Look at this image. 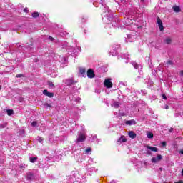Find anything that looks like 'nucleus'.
Returning a JSON list of instances; mask_svg holds the SVG:
<instances>
[{"label": "nucleus", "instance_id": "e433bc0d", "mask_svg": "<svg viewBox=\"0 0 183 183\" xmlns=\"http://www.w3.org/2000/svg\"><path fill=\"white\" fill-rule=\"evenodd\" d=\"M162 98L163 99H167V96H166L164 94H162Z\"/></svg>", "mask_w": 183, "mask_h": 183}, {"label": "nucleus", "instance_id": "864d4df0", "mask_svg": "<svg viewBox=\"0 0 183 183\" xmlns=\"http://www.w3.org/2000/svg\"><path fill=\"white\" fill-rule=\"evenodd\" d=\"M172 128H171L170 129H169V132H172Z\"/></svg>", "mask_w": 183, "mask_h": 183}, {"label": "nucleus", "instance_id": "423d86ee", "mask_svg": "<svg viewBox=\"0 0 183 183\" xmlns=\"http://www.w3.org/2000/svg\"><path fill=\"white\" fill-rule=\"evenodd\" d=\"M104 86L106 88H112V82L111 81V79H107L104 81Z\"/></svg>", "mask_w": 183, "mask_h": 183}, {"label": "nucleus", "instance_id": "1a4fd4ad", "mask_svg": "<svg viewBox=\"0 0 183 183\" xmlns=\"http://www.w3.org/2000/svg\"><path fill=\"white\" fill-rule=\"evenodd\" d=\"M29 160L31 162V164H35V162H36V161H38V156L29 157Z\"/></svg>", "mask_w": 183, "mask_h": 183}, {"label": "nucleus", "instance_id": "2eb2a0df", "mask_svg": "<svg viewBox=\"0 0 183 183\" xmlns=\"http://www.w3.org/2000/svg\"><path fill=\"white\" fill-rule=\"evenodd\" d=\"M122 58H124V59H127L126 64H128V61H129V54H124L122 55Z\"/></svg>", "mask_w": 183, "mask_h": 183}, {"label": "nucleus", "instance_id": "a19ab883", "mask_svg": "<svg viewBox=\"0 0 183 183\" xmlns=\"http://www.w3.org/2000/svg\"><path fill=\"white\" fill-rule=\"evenodd\" d=\"M167 64H168V65H172V61H169L167 62Z\"/></svg>", "mask_w": 183, "mask_h": 183}, {"label": "nucleus", "instance_id": "4c0bfd02", "mask_svg": "<svg viewBox=\"0 0 183 183\" xmlns=\"http://www.w3.org/2000/svg\"><path fill=\"white\" fill-rule=\"evenodd\" d=\"M89 152H91V148H87V149H86V154H89Z\"/></svg>", "mask_w": 183, "mask_h": 183}, {"label": "nucleus", "instance_id": "bb28decb", "mask_svg": "<svg viewBox=\"0 0 183 183\" xmlns=\"http://www.w3.org/2000/svg\"><path fill=\"white\" fill-rule=\"evenodd\" d=\"M159 31H164V26L162 23L158 25Z\"/></svg>", "mask_w": 183, "mask_h": 183}, {"label": "nucleus", "instance_id": "c9c22d12", "mask_svg": "<svg viewBox=\"0 0 183 183\" xmlns=\"http://www.w3.org/2000/svg\"><path fill=\"white\" fill-rule=\"evenodd\" d=\"M38 141H39V142L42 143L44 139H42V137H39Z\"/></svg>", "mask_w": 183, "mask_h": 183}, {"label": "nucleus", "instance_id": "4be33fe9", "mask_svg": "<svg viewBox=\"0 0 183 183\" xmlns=\"http://www.w3.org/2000/svg\"><path fill=\"white\" fill-rule=\"evenodd\" d=\"M19 168H20V169H26V168H28V165L24 164H21L19 166Z\"/></svg>", "mask_w": 183, "mask_h": 183}, {"label": "nucleus", "instance_id": "473e14b6", "mask_svg": "<svg viewBox=\"0 0 183 183\" xmlns=\"http://www.w3.org/2000/svg\"><path fill=\"white\" fill-rule=\"evenodd\" d=\"M37 124H38V123H37L36 122H32L31 125H32L33 127H36Z\"/></svg>", "mask_w": 183, "mask_h": 183}, {"label": "nucleus", "instance_id": "3c124183", "mask_svg": "<svg viewBox=\"0 0 183 183\" xmlns=\"http://www.w3.org/2000/svg\"><path fill=\"white\" fill-rule=\"evenodd\" d=\"M81 21L85 22V19H82Z\"/></svg>", "mask_w": 183, "mask_h": 183}, {"label": "nucleus", "instance_id": "6ab92c4d", "mask_svg": "<svg viewBox=\"0 0 183 183\" xmlns=\"http://www.w3.org/2000/svg\"><path fill=\"white\" fill-rule=\"evenodd\" d=\"M173 9L174 12H181V8L179 6H174Z\"/></svg>", "mask_w": 183, "mask_h": 183}, {"label": "nucleus", "instance_id": "4468645a", "mask_svg": "<svg viewBox=\"0 0 183 183\" xmlns=\"http://www.w3.org/2000/svg\"><path fill=\"white\" fill-rule=\"evenodd\" d=\"M79 72L81 74V75H82V76H86V70H85V69L84 68H80L79 69Z\"/></svg>", "mask_w": 183, "mask_h": 183}, {"label": "nucleus", "instance_id": "79ce46f5", "mask_svg": "<svg viewBox=\"0 0 183 183\" xmlns=\"http://www.w3.org/2000/svg\"><path fill=\"white\" fill-rule=\"evenodd\" d=\"M24 12H28V8H24Z\"/></svg>", "mask_w": 183, "mask_h": 183}, {"label": "nucleus", "instance_id": "09e8293b", "mask_svg": "<svg viewBox=\"0 0 183 183\" xmlns=\"http://www.w3.org/2000/svg\"><path fill=\"white\" fill-rule=\"evenodd\" d=\"M179 154H182L183 155V150H181V151L179 152Z\"/></svg>", "mask_w": 183, "mask_h": 183}, {"label": "nucleus", "instance_id": "a211bd4d", "mask_svg": "<svg viewBox=\"0 0 183 183\" xmlns=\"http://www.w3.org/2000/svg\"><path fill=\"white\" fill-rule=\"evenodd\" d=\"M117 142H127V139L124 137L122 136L118 140Z\"/></svg>", "mask_w": 183, "mask_h": 183}, {"label": "nucleus", "instance_id": "9b49d317", "mask_svg": "<svg viewBox=\"0 0 183 183\" xmlns=\"http://www.w3.org/2000/svg\"><path fill=\"white\" fill-rule=\"evenodd\" d=\"M128 135L132 139H135V138H137V134H135L134 131H129Z\"/></svg>", "mask_w": 183, "mask_h": 183}, {"label": "nucleus", "instance_id": "c85d7f7f", "mask_svg": "<svg viewBox=\"0 0 183 183\" xmlns=\"http://www.w3.org/2000/svg\"><path fill=\"white\" fill-rule=\"evenodd\" d=\"M146 154L147 155H152V152L148 149L146 150Z\"/></svg>", "mask_w": 183, "mask_h": 183}, {"label": "nucleus", "instance_id": "393cba45", "mask_svg": "<svg viewBox=\"0 0 183 183\" xmlns=\"http://www.w3.org/2000/svg\"><path fill=\"white\" fill-rule=\"evenodd\" d=\"M147 138H149V139L154 138V134H152V132H148L147 133Z\"/></svg>", "mask_w": 183, "mask_h": 183}, {"label": "nucleus", "instance_id": "7c9ffc66", "mask_svg": "<svg viewBox=\"0 0 183 183\" xmlns=\"http://www.w3.org/2000/svg\"><path fill=\"white\" fill-rule=\"evenodd\" d=\"M22 76H24V74H19L16 76V78H22Z\"/></svg>", "mask_w": 183, "mask_h": 183}, {"label": "nucleus", "instance_id": "a18cd8bd", "mask_svg": "<svg viewBox=\"0 0 183 183\" xmlns=\"http://www.w3.org/2000/svg\"><path fill=\"white\" fill-rule=\"evenodd\" d=\"M126 42H132V40L126 39Z\"/></svg>", "mask_w": 183, "mask_h": 183}, {"label": "nucleus", "instance_id": "412c9836", "mask_svg": "<svg viewBox=\"0 0 183 183\" xmlns=\"http://www.w3.org/2000/svg\"><path fill=\"white\" fill-rule=\"evenodd\" d=\"M48 85L51 89H54V88H55V85H54L52 81H48Z\"/></svg>", "mask_w": 183, "mask_h": 183}, {"label": "nucleus", "instance_id": "c756f323", "mask_svg": "<svg viewBox=\"0 0 183 183\" xmlns=\"http://www.w3.org/2000/svg\"><path fill=\"white\" fill-rule=\"evenodd\" d=\"M157 24L160 25L161 24H162V21L161 20V19H159V17L157 18Z\"/></svg>", "mask_w": 183, "mask_h": 183}, {"label": "nucleus", "instance_id": "39448f33", "mask_svg": "<svg viewBox=\"0 0 183 183\" xmlns=\"http://www.w3.org/2000/svg\"><path fill=\"white\" fill-rule=\"evenodd\" d=\"M162 159V156L161 154L157 155V157H152V162L153 164H157V162H159Z\"/></svg>", "mask_w": 183, "mask_h": 183}, {"label": "nucleus", "instance_id": "20e7f679", "mask_svg": "<svg viewBox=\"0 0 183 183\" xmlns=\"http://www.w3.org/2000/svg\"><path fill=\"white\" fill-rule=\"evenodd\" d=\"M118 49H119V44H117L115 46H112V50L114 51H112L109 53V55H112V56H115V55H117V51H118Z\"/></svg>", "mask_w": 183, "mask_h": 183}, {"label": "nucleus", "instance_id": "f257e3e1", "mask_svg": "<svg viewBox=\"0 0 183 183\" xmlns=\"http://www.w3.org/2000/svg\"><path fill=\"white\" fill-rule=\"evenodd\" d=\"M103 16L110 21L112 26H117V21H114L115 19H114L112 11L109 10L108 7L104 8ZM112 21H113V22H111Z\"/></svg>", "mask_w": 183, "mask_h": 183}, {"label": "nucleus", "instance_id": "052dcab7", "mask_svg": "<svg viewBox=\"0 0 183 183\" xmlns=\"http://www.w3.org/2000/svg\"><path fill=\"white\" fill-rule=\"evenodd\" d=\"M182 177H183V169L182 170Z\"/></svg>", "mask_w": 183, "mask_h": 183}, {"label": "nucleus", "instance_id": "13d9d810", "mask_svg": "<svg viewBox=\"0 0 183 183\" xmlns=\"http://www.w3.org/2000/svg\"><path fill=\"white\" fill-rule=\"evenodd\" d=\"M5 127H6V124H5L4 126H3L2 127H3V128H5Z\"/></svg>", "mask_w": 183, "mask_h": 183}, {"label": "nucleus", "instance_id": "a878e982", "mask_svg": "<svg viewBox=\"0 0 183 183\" xmlns=\"http://www.w3.org/2000/svg\"><path fill=\"white\" fill-rule=\"evenodd\" d=\"M6 112H7V114H8L9 116H11V115H12V114H14V110H12V109H8V110H6Z\"/></svg>", "mask_w": 183, "mask_h": 183}, {"label": "nucleus", "instance_id": "5701e85b", "mask_svg": "<svg viewBox=\"0 0 183 183\" xmlns=\"http://www.w3.org/2000/svg\"><path fill=\"white\" fill-rule=\"evenodd\" d=\"M164 42H165V44H171V42H172L171 38H169V37L166 38L164 39Z\"/></svg>", "mask_w": 183, "mask_h": 183}, {"label": "nucleus", "instance_id": "5fc2aeb1", "mask_svg": "<svg viewBox=\"0 0 183 183\" xmlns=\"http://www.w3.org/2000/svg\"><path fill=\"white\" fill-rule=\"evenodd\" d=\"M140 1H141V2H144V1H145V0H140Z\"/></svg>", "mask_w": 183, "mask_h": 183}, {"label": "nucleus", "instance_id": "4d7b16f0", "mask_svg": "<svg viewBox=\"0 0 183 183\" xmlns=\"http://www.w3.org/2000/svg\"><path fill=\"white\" fill-rule=\"evenodd\" d=\"M181 91H182V92H183V87L181 88Z\"/></svg>", "mask_w": 183, "mask_h": 183}, {"label": "nucleus", "instance_id": "72a5a7b5", "mask_svg": "<svg viewBox=\"0 0 183 183\" xmlns=\"http://www.w3.org/2000/svg\"><path fill=\"white\" fill-rule=\"evenodd\" d=\"M162 147H166L167 146V142H162Z\"/></svg>", "mask_w": 183, "mask_h": 183}, {"label": "nucleus", "instance_id": "0eeeda50", "mask_svg": "<svg viewBox=\"0 0 183 183\" xmlns=\"http://www.w3.org/2000/svg\"><path fill=\"white\" fill-rule=\"evenodd\" d=\"M87 76L88 78H95V72H94V70H92V69H89L87 71Z\"/></svg>", "mask_w": 183, "mask_h": 183}, {"label": "nucleus", "instance_id": "aec40b11", "mask_svg": "<svg viewBox=\"0 0 183 183\" xmlns=\"http://www.w3.org/2000/svg\"><path fill=\"white\" fill-rule=\"evenodd\" d=\"M131 64L135 69H138V68H139V65H138V64H137V62L132 61Z\"/></svg>", "mask_w": 183, "mask_h": 183}, {"label": "nucleus", "instance_id": "f03ea898", "mask_svg": "<svg viewBox=\"0 0 183 183\" xmlns=\"http://www.w3.org/2000/svg\"><path fill=\"white\" fill-rule=\"evenodd\" d=\"M85 139H86V136L85 133L80 132L77 136L76 142H84V141H85Z\"/></svg>", "mask_w": 183, "mask_h": 183}, {"label": "nucleus", "instance_id": "8fccbe9b", "mask_svg": "<svg viewBox=\"0 0 183 183\" xmlns=\"http://www.w3.org/2000/svg\"><path fill=\"white\" fill-rule=\"evenodd\" d=\"M110 183H117L114 180L110 182Z\"/></svg>", "mask_w": 183, "mask_h": 183}, {"label": "nucleus", "instance_id": "f8f14e48", "mask_svg": "<svg viewBox=\"0 0 183 183\" xmlns=\"http://www.w3.org/2000/svg\"><path fill=\"white\" fill-rule=\"evenodd\" d=\"M146 148L147 149H149L150 151H152L154 152H158V148L155 147H152V146H146Z\"/></svg>", "mask_w": 183, "mask_h": 183}, {"label": "nucleus", "instance_id": "ea45409f", "mask_svg": "<svg viewBox=\"0 0 183 183\" xmlns=\"http://www.w3.org/2000/svg\"><path fill=\"white\" fill-rule=\"evenodd\" d=\"M132 37V35H131V34H128L127 35V38L129 39H131Z\"/></svg>", "mask_w": 183, "mask_h": 183}, {"label": "nucleus", "instance_id": "ddd939ff", "mask_svg": "<svg viewBox=\"0 0 183 183\" xmlns=\"http://www.w3.org/2000/svg\"><path fill=\"white\" fill-rule=\"evenodd\" d=\"M120 104L118 102L113 101L112 102L111 106L114 108H119Z\"/></svg>", "mask_w": 183, "mask_h": 183}, {"label": "nucleus", "instance_id": "603ef678", "mask_svg": "<svg viewBox=\"0 0 183 183\" xmlns=\"http://www.w3.org/2000/svg\"><path fill=\"white\" fill-rule=\"evenodd\" d=\"M168 108H169L168 106L165 107V109H168Z\"/></svg>", "mask_w": 183, "mask_h": 183}, {"label": "nucleus", "instance_id": "7ed1b4c3", "mask_svg": "<svg viewBox=\"0 0 183 183\" xmlns=\"http://www.w3.org/2000/svg\"><path fill=\"white\" fill-rule=\"evenodd\" d=\"M26 177L27 181H34V180L36 179V175L35 174V173H34L32 172H27Z\"/></svg>", "mask_w": 183, "mask_h": 183}, {"label": "nucleus", "instance_id": "9d476101", "mask_svg": "<svg viewBox=\"0 0 183 183\" xmlns=\"http://www.w3.org/2000/svg\"><path fill=\"white\" fill-rule=\"evenodd\" d=\"M43 94L44 95H46V97H49V98L54 97V93L49 92L48 90H44Z\"/></svg>", "mask_w": 183, "mask_h": 183}, {"label": "nucleus", "instance_id": "de8ad7c7", "mask_svg": "<svg viewBox=\"0 0 183 183\" xmlns=\"http://www.w3.org/2000/svg\"><path fill=\"white\" fill-rule=\"evenodd\" d=\"M69 99H71V101H74V98H71V95L69 96Z\"/></svg>", "mask_w": 183, "mask_h": 183}, {"label": "nucleus", "instance_id": "b1692460", "mask_svg": "<svg viewBox=\"0 0 183 183\" xmlns=\"http://www.w3.org/2000/svg\"><path fill=\"white\" fill-rule=\"evenodd\" d=\"M31 16H32L33 18H38V16H39V13H38V12H34V13H32Z\"/></svg>", "mask_w": 183, "mask_h": 183}, {"label": "nucleus", "instance_id": "cd10ccee", "mask_svg": "<svg viewBox=\"0 0 183 183\" xmlns=\"http://www.w3.org/2000/svg\"><path fill=\"white\" fill-rule=\"evenodd\" d=\"M74 51H76V52H81V47L79 46L75 47Z\"/></svg>", "mask_w": 183, "mask_h": 183}, {"label": "nucleus", "instance_id": "49530a36", "mask_svg": "<svg viewBox=\"0 0 183 183\" xmlns=\"http://www.w3.org/2000/svg\"><path fill=\"white\" fill-rule=\"evenodd\" d=\"M119 85H124V82L121 81V82L119 83Z\"/></svg>", "mask_w": 183, "mask_h": 183}, {"label": "nucleus", "instance_id": "f3484780", "mask_svg": "<svg viewBox=\"0 0 183 183\" xmlns=\"http://www.w3.org/2000/svg\"><path fill=\"white\" fill-rule=\"evenodd\" d=\"M135 120H128L126 122L127 125H135Z\"/></svg>", "mask_w": 183, "mask_h": 183}, {"label": "nucleus", "instance_id": "bf43d9fd", "mask_svg": "<svg viewBox=\"0 0 183 183\" xmlns=\"http://www.w3.org/2000/svg\"><path fill=\"white\" fill-rule=\"evenodd\" d=\"M97 142H99V139H97Z\"/></svg>", "mask_w": 183, "mask_h": 183}, {"label": "nucleus", "instance_id": "f704fd0d", "mask_svg": "<svg viewBox=\"0 0 183 183\" xmlns=\"http://www.w3.org/2000/svg\"><path fill=\"white\" fill-rule=\"evenodd\" d=\"M75 102H81V98L78 97V98L75 99Z\"/></svg>", "mask_w": 183, "mask_h": 183}, {"label": "nucleus", "instance_id": "37998d69", "mask_svg": "<svg viewBox=\"0 0 183 183\" xmlns=\"http://www.w3.org/2000/svg\"><path fill=\"white\" fill-rule=\"evenodd\" d=\"M180 75L183 77V70L180 71Z\"/></svg>", "mask_w": 183, "mask_h": 183}, {"label": "nucleus", "instance_id": "6e6552de", "mask_svg": "<svg viewBox=\"0 0 183 183\" xmlns=\"http://www.w3.org/2000/svg\"><path fill=\"white\" fill-rule=\"evenodd\" d=\"M132 24H134V19H129V18L126 19L125 25H127V26H129L132 25Z\"/></svg>", "mask_w": 183, "mask_h": 183}, {"label": "nucleus", "instance_id": "6e6d98bb", "mask_svg": "<svg viewBox=\"0 0 183 183\" xmlns=\"http://www.w3.org/2000/svg\"><path fill=\"white\" fill-rule=\"evenodd\" d=\"M34 172H38V169L34 170Z\"/></svg>", "mask_w": 183, "mask_h": 183}, {"label": "nucleus", "instance_id": "58836bf2", "mask_svg": "<svg viewBox=\"0 0 183 183\" xmlns=\"http://www.w3.org/2000/svg\"><path fill=\"white\" fill-rule=\"evenodd\" d=\"M49 39L51 41V42L54 41V37L52 36H49Z\"/></svg>", "mask_w": 183, "mask_h": 183}, {"label": "nucleus", "instance_id": "c03bdc74", "mask_svg": "<svg viewBox=\"0 0 183 183\" xmlns=\"http://www.w3.org/2000/svg\"><path fill=\"white\" fill-rule=\"evenodd\" d=\"M175 183H183V181L182 180H179V182H177Z\"/></svg>", "mask_w": 183, "mask_h": 183}, {"label": "nucleus", "instance_id": "680f3d73", "mask_svg": "<svg viewBox=\"0 0 183 183\" xmlns=\"http://www.w3.org/2000/svg\"><path fill=\"white\" fill-rule=\"evenodd\" d=\"M71 95H74V93H71Z\"/></svg>", "mask_w": 183, "mask_h": 183}, {"label": "nucleus", "instance_id": "2f4dec72", "mask_svg": "<svg viewBox=\"0 0 183 183\" xmlns=\"http://www.w3.org/2000/svg\"><path fill=\"white\" fill-rule=\"evenodd\" d=\"M97 135H94L92 139V142H94V141H95V139H97Z\"/></svg>", "mask_w": 183, "mask_h": 183}, {"label": "nucleus", "instance_id": "dca6fc26", "mask_svg": "<svg viewBox=\"0 0 183 183\" xmlns=\"http://www.w3.org/2000/svg\"><path fill=\"white\" fill-rule=\"evenodd\" d=\"M66 85H74V80H72L71 79H69L67 80H66Z\"/></svg>", "mask_w": 183, "mask_h": 183}]
</instances>
